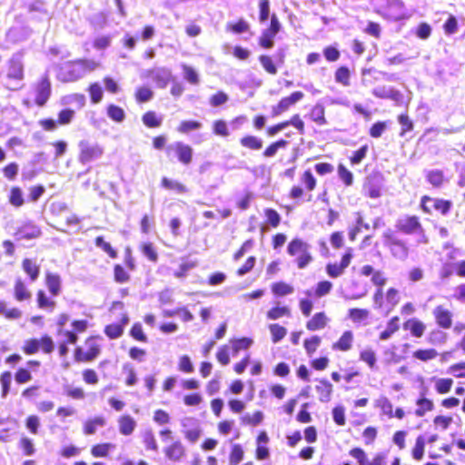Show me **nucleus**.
I'll use <instances>...</instances> for the list:
<instances>
[{
	"instance_id": "nucleus-59",
	"label": "nucleus",
	"mask_w": 465,
	"mask_h": 465,
	"mask_svg": "<svg viewBox=\"0 0 465 465\" xmlns=\"http://www.w3.org/2000/svg\"><path fill=\"white\" fill-rule=\"evenodd\" d=\"M94 244L101 248L110 258L115 259L117 257V251L113 248L111 243L106 242L103 236L95 237Z\"/></svg>"
},
{
	"instance_id": "nucleus-3",
	"label": "nucleus",
	"mask_w": 465,
	"mask_h": 465,
	"mask_svg": "<svg viewBox=\"0 0 465 465\" xmlns=\"http://www.w3.org/2000/svg\"><path fill=\"white\" fill-rule=\"evenodd\" d=\"M318 181L310 168L300 173L299 183L293 184L288 193V197L295 202L312 200V193L317 188Z\"/></svg>"
},
{
	"instance_id": "nucleus-22",
	"label": "nucleus",
	"mask_w": 465,
	"mask_h": 465,
	"mask_svg": "<svg viewBox=\"0 0 465 465\" xmlns=\"http://www.w3.org/2000/svg\"><path fill=\"white\" fill-rule=\"evenodd\" d=\"M129 322V316L127 312H123L120 316V320L116 323H110L104 326V333L110 340H116L120 338L124 331V327Z\"/></svg>"
},
{
	"instance_id": "nucleus-25",
	"label": "nucleus",
	"mask_w": 465,
	"mask_h": 465,
	"mask_svg": "<svg viewBox=\"0 0 465 465\" xmlns=\"http://www.w3.org/2000/svg\"><path fill=\"white\" fill-rule=\"evenodd\" d=\"M329 322L325 312H318L306 322L305 327L309 331H322L328 326Z\"/></svg>"
},
{
	"instance_id": "nucleus-30",
	"label": "nucleus",
	"mask_w": 465,
	"mask_h": 465,
	"mask_svg": "<svg viewBox=\"0 0 465 465\" xmlns=\"http://www.w3.org/2000/svg\"><path fill=\"white\" fill-rule=\"evenodd\" d=\"M315 391L320 401L328 402L331 401L333 386L327 379H320L317 381Z\"/></svg>"
},
{
	"instance_id": "nucleus-33",
	"label": "nucleus",
	"mask_w": 465,
	"mask_h": 465,
	"mask_svg": "<svg viewBox=\"0 0 465 465\" xmlns=\"http://www.w3.org/2000/svg\"><path fill=\"white\" fill-rule=\"evenodd\" d=\"M311 121L319 126L327 124L328 121L325 115V107L322 104L317 103L311 109L308 114Z\"/></svg>"
},
{
	"instance_id": "nucleus-24",
	"label": "nucleus",
	"mask_w": 465,
	"mask_h": 465,
	"mask_svg": "<svg viewBox=\"0 0 465 465\" xmlns=\"http://www.w3.org/2000/svg\"><path fill=\"white\" fill-rule=\"evenodd\" d=\"M354 333L351 330L344 331L336 341L331 344L334 351L348 352L353 348Z\"/></svg>"
},
{
	"instance_id": "nucleus-34",
	"label": "nucleus",
	"mask_w": 465,
	"mask_h": 465,
	"mask_svg": "<svg viewBox=\"0 0 465 465\" xmlns=\"http://www.w3.org/2000/svg\"><path fill=\"white\" fill-rule=\"evenodd\" d=\"M106 424V420L104 416H95L88 419L83 425V432L84 435H93L96 432L98 428H102Z\"/></svg>"
},
{
	"instance_id": "nucleus-55",
	"label": "nucleus",
	"mask_w": 465,
	"mask_h": 465,
	"mask_svg": "<svg viewBox=\"0 0 465 465\" xmlns=\"http://www.w3.org/2000/svg\"><path fill=\"white\" fill-rule=\"evenodd\" d=\"M161 186L166 190L175 191L179 193H184L187 192V188L183 183L173 181L167 177H163L161 179Z\"/></svg>"
},
{
	"instance_id": "nucleus-29",
	"label": "nucleus",
	"mask_w": 465,
	"mask_h": 465,
	"mask_svg": "<svg viewBox=\"0 0 465 465\" xmlns=\"http://www.w3.org/2000/svg\"><path fill=\"white\" fill-rule=\"evenodd\" d=\"M119 432L123 436H130L135 430L136 420L130 414L121 415L117 419Z\"/></svg>"
},
{
	"instance_id": "nucleus-43",
	"label": "nucleus",
	"mask_w": 465,
	"mask_h": 465,
	"mask_svg": "<svg viewBox=\"0 0 465 465\" xmlns=\"http://www.w3.org/2000/svg\"><path fill=\"white\" fill-rule=\"evenodd\" d=\"M417 409L415 410V415L418 417H423L426 413L431 411L434 408V403L430 399L421 395L416 401Z\"/></svg>"
},
{
	"instance_id": "nucleus-44",
	"label": "nucleus",
	"mask_w": 465,
	"mask_h": 465,
	"mask_svg": "<svg viewBox=\"0 0 465 465\" xmlns=\"http://www.w3.org/2000/svg\"><path fill=\"white\" fill-rule=\"evenodd\" d=\"M399 322V316H393L392 318H391L390 321L387 322L385 330L380 333V340L386 341L390 339L394 333H396L400 330Z\"/></svg>"
},
{
	"instance_id": "nucleus-7",
	"label": "nucleus",
	"mask_w": 465,
	"mask_h": 465,
	"mask_svg": "<svg viewBox=\"0 0 465 465\" xmlns=\"http://www.w3.org/2000/svg\"><path fill=\"white\" fill-rule=\"evenodd\" d=\"M382 242L391 256L398 260H406L410 253V248L403 239L397 235V232L387 230L382 233Z\"/></svg>"
},
{
	"instance_id": "nucleus-20",
	"label": "nucleus",
	"mask_w": 465,
	"mask_h": 465,
	"mask_svg": "<svg viewBox=\"0 0 465 465\" xmlns=\"http://www.w3.org/2000/svg\"><path fill=\"white\" fill-rule=\"evenodd\" d=\"M103 153L104 149L101 145L81 142L78 159L82 163H86L98 159L102 156Z\"/></svg>"
},
{
	"instance_id": "nucleus-8",
	"label": "nucleus",
	"mask_w": 465,
	"mask_h": 465,
	"mask_svg": "<svg viewBox=\"0 0 465 465\" xmlns=\"http://www.w3.org/2000/svg\"><path fill=\"white\" fill-rule=\"evenodd\" d=\"M453 203L450 200L443 198L431 197L424 194L420 200V210L426 215H432L434 213L441 216H446L450 213Z\"/></svg>"
},
{
	"instance_id": "nucleus-36",
	"label": "nucleus",
	"mask_w": 465,
	"mask_h": 465,
	"mask_svg": "<svg viewBox=\"0 0 465 465\" xmlns=\"http://www.w3.org/2000/svg\"><path fill=\"white\" fill-rule=\"evenodd\" d=\"M22 269L32 282L36 281L40 275V265L30 258L22 261Z\"/></svg>"
},
{
	"instance_id": "nucleus-1",
	"label": "nucleus",
	"mask_w": 465,
	"mask_h": 465,
	"mask_svg": "<svg viewBox=\"0 0 465 465\" xmlns=\"http://www.w3.org/2000/svg\"><path fill=\"white\" fill-rule=\"evenodd\" d=\"M45 285L48 291V294L43 289L37 290L35 298L36 305L40 310L52 312L57 305L54 297L62 293V278L57 272L46 271L45 272Z\"/></svg>"
},
{
	"instance_id": "nucleus-5",
	"label": "nucleus",
	"mask_w": 465,
	"mask_h": 465,
	"mask_svg": "<svg viewBox=\"0 0 465 465\" xmlns=\"http://www.w3.org/2000/svg\"><path fill=\"white\" fill-rule=\"evenodd\" d=\"M287 253L294 258L299 269H304L313 261L311 253V245L302 238L294 237L287 245Z\"/></svg>"
},
{
	"instance_id": "nucleus-11",
	"label": "nucleus",
	"mask_w": 465,
	"mask_h": 465,
	"mask_svg": "<svg viewBox=\"0 0 465 465\" xmlns=\"http://www.w3.org/2000/svg\"><path fill=\"white\" fill-rule=\"evenodd\" d=\"M78 65L83 72H92L100 66V63L93 60L81 58L74 61H71L68 64V77L67 81H74L81 77L80 72L76 71L74 66Z\"/></svg>"
},
{
	"instance_id": "nucleus-19",
	"label": "nucleus",
	"mask_w": 465,
	"mask_h": 465,
	"mask_svg": "<svg viewBox=\"0 0 465 465\" xmlns=\"http://www.w3.org/2000/svg\"><path fill=\"white\" fill-rule=\"evenodd\" d=\"M352 259V249L348 248L347 251L342 254L341 262H330L326 265V273L331 278H338L343 274L345 269L351 264Z\"/></svg>"
},
{
	"instance_id": "nucleus-49",
	"label": "nucleus",
	"mask_w": 465,
	"mask_h": 465,
	"mask_svg": "<svg viewBox=\"0 0 465 465\" xmlns=\"http://www.w3.org/2000/svg\"><path fill=\"white\" fill-rule=\"evenodd\" d=\"M272 343L280 342L287 334V329L279 323H271L268 325Z\"/></svg>"
},
{
	"instance_id": "nucleus-14",
	"label": "nucleus",
	"mask_w": 465,
	"mask_h": 465,
	"mask_svg": "<svg viewBox=\"0 0 465 465\" xmlns=\"http://www.w3.org/2000/svg\"><path fill=\"white\" fill-rule=\"evenodd\" d=\"M285 52L283 49H279L276 53V60L274 61L270 54H261L258 60L262 69L271 75H275L278 73V66L285 63Z\"/></svg>"
},
{
	"instance_id": "nucleus-18",
	"label": "nucleus",
	"mask_w": 465,
	"mask_h": 465,
	"mask_svg": "<svg viewBox=\"0 0 465 465\" xmlns=\"http://www.w3.org/2000/svg\"><path fill=\"white\" fill-rule=\"evenodd\" d=\"M163 451L165 458L173 463L182 462L187 456L186 448L179 440L164 447Z\"/></svg>"
},
{
	"instance_id": "nucleus-26",
	"label": "nucleus",
	"mask_w": 465,
	"mask_h": 465,
	"mask_svg": "<svg viewBox=\"0 0 465 465\" xmlns=\"http://www.w3.org/2000/svg\"><path fill=\"white\" fill-rule=\"evenodd\" d=\"M403 329L414 338L420 339L426 331V324L418 318H410L403 322Z\"/></svg>"
},
{
	"instance_id": "nucleus-63",
	"label": "nucleus",
	"mask_w": 465,
	"mask_h": 465,
	"mask_svg": "<svg viewBox=\"0 0 465 465\" xmlns=\"http://www.w3.org/2000/svg\"><path fill=\"white\" fill-rule=\"evenodd\" d=\"M338 176L343 184L347 187L352 185L353 183V174L343 164L339 163L337 167Z\"/></svg>"
},
{
	"instance_id": "nucleus-9",
	"label": "nucleus",
	"mask_w": 465,
	"mask_h": 465,
	"mask_svg": "<svg viewBox=\"0 0 465 465\" xmlns=\"http://www.w3.org/2000/svg\"><path fill=\"white\" fill-rule=\"evenodd\" d=\"M54 340L48 334H44L39 339H28L25 341L22 346V351L25 355H34L40 351H42L45 354H50L54 351Z\"/></svg>"
},
{
	"instance_id": "nucleus-54",
	"label": "nucleus",
	"mask_w": 465,
	"mask_h": 465,
	"mask_svg": "<svg viewBox=\"0 0 465 465\" xmlns=\"http://www.w3.org/2000/svg\"><path fill=\"white\" fill-rule=\"evenodd\" d=\"M153 97V91L149 86H140L134 92V98L138 104L151 101Z\"/></svg>"
},
{
	"instance_id": "nucleus-58",
	"label": "nucleus",
	"mask_w": 465,
	"mask_h": 465,
	"mask_svg": "<svg viewBox=\"0 0 465 465\" xmlns=\"http://www.w3.org/2000/svg\"><path fill=\"white\" fill-rule=\"evenodd\" d=\"M448 334L440 329H432L427 338L430 344H443L447 341Z\"/></svg>"
},
{
	"instance_id": "nucleus-53",
	"label": "nucleus",
	"mask_w": 465,
	"mask_h": 465,
	"mask_svg": "<svg viewBox=\"0 0 465 465\" xmlns=\"http://www.w3.org/2000/svg\"><path fill=\"white\" fill-rule=\"evenodd\" d=\"M398 123L401 124L400 136L403 137L407 133L411 132L414 128V124L407 113L398 115Z\"/></svg>"
},
{
	"instance_id": "nucleus-45",
	"label": "nucleus",
	"mask_w": 465,
	"mask_h": 465,
	"mask_svg": "<svg viewBox=\"0 0 465 465\" xmlns=\"http://www.w3.org/2000/svg\"><path fill=\"white\" fill-rule=\"evenodd\" d=\"M142 122L147 128H158L162 125L163 119L154 111H147L142 115Z\"/></svg>"
},
{
	"instance_id": "nucleus-15",
	"label": "nucleus",
	"mask_w": 465,
	"mask_h": 465,
	"mask_svg": "<svg viewBox=\"0 0 465 465\" xmlns=\"http://www.w3.org/2000/svg\"><path fill=\"white\" fill-rule=\"evenodd\" d=\"M289 125L293 126L300 134L302 135L305 134V124L301 118L300 114H298L292 115V117L289 120L280 122L274 125L268 127L266 130V134L269 136H274L275 134H277L279 132L285 129Z\"/></svg>"
},
{
	"instance_id": "nucleus-32",
	"label": "nucleus",
	"mask_w": 465,
	"mask_h": 465,
	"mask_svg": "<svg viewBox=\"0 0 465 465\" xmlns=\"http://www.w3.org/2000/svg\"><path fill=\"white\" fill-rule=\"evenodd\" d=\"M292 316V311L287 305H281L280 302H276L272 308L266 312V319L270 321H276L281 318H290Z\"/></svg>"
},
{
	"instance_id": "nucleus-46",
	"label": "nucleus",
	"mask_w": 465,
	"mask_h": 465,
	"mask_svg": "<svg viewBox=\"0 0 465 465\" xmlns=\"http://www.w3.org/2000/svg\"><path fill=\"white\" fill-rule=\"evenodd\" d=\"M22 311L17 307L7 308V304L4 300H0V315L5 319L15 321L22 317Z\"/></svg>"
},
{
	"instance_id": "nucleus-41",
	"label": "nucleus",
	"mask_w": 465,
	"mask_h": 465,
	"mask_svg": "<svg viewBox=\"0 0 465 465\" xmlns=\"http://www.w3.org/2000/svg\"><path fill=\"white\" fill-rule=\"evenodd\" d=\"M438 356L439 352L434 348H420L412 353L414 359L423 362L433 361Z\"/></svg>"
},
{
	"instance_id": "nucleus-23",
	"label": "nucleus",
	"mask_w": 465,
	"mask_h": 465,
	"mask_svg": "<svg viewBox=\"0 0 465 465\" xmlns=\"http://www.w3.org/2000/svg\"><path fill=\"white\" fill-rule=\"evenodd\" d=\"M372 284L376 286L372 300L375 306H381L383 302V286L387 282V278L381 271L377 270L371 279Z\"/></svg>"
},
{
	"instance_id": "nucleus-50",
	"label": "nucleus",
	"mask_w": 465,
	"mask_h": 465,
	"mask_svg": "<svg viewBox=\"0 0 465 465\" xmlns=\"http://www.w3.org/2000/svg\"><path fill=\"white\" fill-rule=\"evenodd\" d=\"M375 407L381 411V414L388 419H392L393 406L387 397H380L375 401Z\"/></svg>"
},
{
	"instance_id": "nucleus-13",
	"label": "nucleus",
	"mask_w": 465,
	"mask_h": 465,
	"mask_svg": "<svg viewBox=\"0 0 465 465\" xmlns=\"http://www.w3.org/2000/svg\"><path fill=\"white\" fill-rule=\"evenodd\" d=\"M171 152H174L177 160L183 165H189L193 161V149L189 144L176 142L166 147L165 153L168 157Z\"/></svg>"
},
{
	"instance_id": "nucleus-2",
	"label": "nucleus",
	"mask_w": 465,
	"mask_h": 465,
	"mask_svg": "<svg viewBox=\"0 0 465 465\" xmlns=\"http://www.w3.org/2000/svg\"><path fill=\"white\" fill-rule=\"evenodd\" d=\"M104 340L100 334L87 336L81 345L74 349V360L78 363L96 361L103 353Z\"/></svg>"
},
{
	"instance_id": "nucleus-56",
	"label": "nucleus",
	"mask_w": 465,
	"mask_h": 465,
	"mask_svg": "<svg viewBox=\"0 0 465 465\" xmlns=\"http://www.w3.org/2000/svg\"><path fill=\"white\" fill-rule=\"evenodd\" d=\"M425 438L422 435H419L416 438L415 444L411 449V456L416 460H422L425 451Z\"/></svg>"
},
{
	"instance_id": "nucleus-40",
	"label": "nucleus",
	"mask_w": 465,
	"mask_h": 465,
	"mask_svg": "<svg viewBox=\"0 0 465 465\" xmlns=\"http://www.w3.org/2000/svg\"><path fill=\"white\" fill-rule=\"evenodd\" d=\"M426 181L433 187V188H440L446 183V178L443 171L441 170H430L425 174Z\"/></svg>"
},
{
	"instance_id": "nucleus-28",
	"label": "nucleus",
	"mask_w": 465,
	"mask_h": 465,
	"mask_svg": "<svg viewBox=\"0 0 465 465\" xmlns=\"http://www.w3.org/2000/svg\"><path fill=\"white\" fill-rule=\"evenodd\" d=\"M13 295L16 302H23L31 300L32 292L29 290L25 282L21 278H18L14 283Z\"/></svg>"
},
{
	"instance_id": "nucleus-10",
	"label": "nucleus",
	"mask_w": 465,
	"mask_h": 465,
	"mask_svg": "<svg viewBox=\"0 0 465 465\" xmlns=\"http://www.w3.org/2000/svg\"><path fill=\"white\" fill-rule=\"evenodd\" d=\"M396 232L405 235H424L425 229L419 216L408 214L398 219L395 224Z\"/></svg>"
},
{
	"instance_id": "nucleus-12",
	"label": "nucleus",
	"mask_w": 465,
	"mask_h": 465,
	"mask_svg": "<svg viewBox=\"0 0 465 465\" xmlns=\"http://www.w3.org/2000/svg\"><path fill=\"white\" fill-rule=\"evenodd\" d=\"M304 94L301 91L292 92L290 95L284 96L272 107V117H277L290 110L292 106L302 100Z\"/></svg>"
},
{
	"instance_id": "nucleus-37",
	"label": "nucleus",
	"mask_w": 465,
	"mask_h": 465,
	"mask_svg": "<svg viewBox=\"0 0 465 465\" xmlns=\"http://www.w3.org/2000/svg\"><path fill=\"white\" fill-rule=\"evenodd\" d=\"M240 144L242 147L251 150V151H259L263 146L262 140L253 134H245L240 139Z\"/></svg>"
},
{
	"instance_id": "nucleus-31",
	"label": "nucleus",
	"mask_w": 465,
	"mask_h": 465,
	"mask_svg": "<svg viewBox=\"0 0 465 465\" xmlns=\"http://www.w3.org/2000/svg\"><path fill=\"white\" fill-rule=\"evenodd\" d=\"M400 302L399 291L394 287H390L383 296V302L381 306H375L378 309H386L391 312Z\"/></svg>"
},
{
	"instance_id": "nucleus-4",
	"label": "nucleus",
	"mask_w": 465,
	"mask_h": 465,
	"mask_svg": "<svg viewBox=\"0 0 465 465\" xmlns=\"http://www.w3.org/2000/svg\"><path fill=\"white\" fill-rule=\"evenodd\" d=\"M25 78V64L21 58L12 56L8 59L5 67V88L9 91H18L24 88Z\"/></svg>"
},
{
	"instance_id": "nucleus-17",
	"label": "nucleus",
	"mask_w": 465,
	"mask_h": 465,
	"mask_svg": "<svg viewBox=\"0 0 465 465\" xmlns=\"http://www.w3.org/2000/svg\"><path fill=\"white\" fill-rule=\"evenodd\" d=\"M52 94V86L49 76L43 75L36 84L35 103L39 107L44 106Z\"/></svg>"
},
{
	"instance_id": "nucleus-61",
	"label": "nucleus",
	"mask_w": 465,
	"mask_h": 465,
	"mask_svg": "<svg viewBox=\"0 0 465 465\" xmlns=\"http://www.w3.org/2000/svg\"><path fill=\"white\" fill-rule=\"evenodd\" d=\"M233 354H237L240 351L247 350L252 344V340L247 337L239 339H232L230 341Z\"/></svg>"
},
{
	"instance_id": "nucleus-35",
	"label": "nucleus",
	"mask_w": 465,
	"mask_h": 465,
	"mask_svg": "<svg viewBox=\"0 0 465 465\" xmlns=\"http://www.w3.org/2000/svg\"><path fill=\"white\" fill-rule=\"evenodd\" d=\"M372 94L381 99H391L395 101L396 103H401L402 101V94L395 90L393 88H391L389 90H386L384 87H379L375 88L372 91Z\"/></svg>"
},
{
	"instance_id": "nucleus-62",
	"label": "nucleus",
	"mask_w": 465,
	"mask_h": 465,
	"mask_svg": "<svg viewBox=\"0 0 465 465\" xmlns=\"http://www.w3.org/2000/svg\"><path fill=\"white\" fill-rule=\"evenodd\" d=\"M360 361L365 362L370 369L375 368L377 358L375 351L371 349H365L360 351L359 353Z\"/></svg>"
},
{
	"instance_id": "nucleus-27",
	"label": "nucleus",
	"mask_w": 465,
	"mask_h": 465,
	"mask_svg": "<svg viewBox=\"0 0 465 465\" xmlns=\"http://www.w3.org/2000/svg\"><path fill=\"white\" fill-rule=\"evenodd\" d=\"M41 234L40 227L33 223H25L15 232L18 240H33L40 237Z\"/></svg>"
},
{
	"instance_id": "nucleus-21",
	"label": "nucleus",
	"mask_w": 465,
	"mask_h": 465,
	"mask_svg": "<svg viewBox=\"0 0 465 465\" xmlns=\"http://www.w3.org/2000/svg\"><path fill=\"white\" fill-rule=\"evenodd\" d=\"M432 315L439 328L442 330H449L451 328L453 314L444 305H437L432 311Z\"/></svg>"
},
{
	"instance_id": "nucleus-48",
	"label": "nucleus",
	"mask_w": 465,
	"mask_h": 465,
	"mask_svg": "<svg viewBox=\"0 0 465 465\" xmlns=\"http://www.w3.org/2000/svg\"><path fill=\"white\" fill-rule=\"evenodd\" d=\"M272 292L277 297H282L293 292V287L282 281L276 282L271 285Z\"/></svg>"
},
{
	"instance_id": "nucleus-38",
	"label": "nucleus",
	"mask_w": 465,
	"mask_h": 465,
	"mask_svg": "<svg viewBox=\"0 0 465 465\" xmlns=\"http://www.w3.org/2000/svg\"><path fill=\"white\" fill-rule=\"evenodd\" d=\"M430 381L434 384L435 391L440 395L449 393L454 383L451 378L432 377Z\"/></svg>"
},
{
	"instance_id": "nucleus-42",
	"label": "nucleus",
	"mask_w": 465,
	"mask_h": 465,
	"mask_svg": "<svg viewBox=\"0 0 465 465\" xmlns=\"http://www.w3.org/2000/svg\"><path fill=\"white\" fill-rule=\"evenodd\" d=\"M332 287H333V285L330 281L324 280V281L319 282L316 284L313 292L310 290H307L305 292V293L309 297L313 294L316 298H322V297L329 294L331 292V291L332 290Z\"/></svg>"
},
{
	"instance_id": "nucleus-39",
	"label": "nucleus",
	"mask_w": 465,
	"mask_h": 465,
	"mask_svg": "<svg viewBox=\"0 0 465 465\" xmlns=\"http://www.w3.org/2000/svg\"><path fill=\"white\" fill-rule=\"evenodd\" d=\"M114 445L111 442H102L91 447L90 453L94 458H107Z\"/></svg>"
},
{
	"instance_id": "nucleus-6",
	"label": "nucleus",
	"mask_w": 465,
	"mask_h": 465,
	"mask_svg": "<svg viewBox=\"0 0 465 465\" xmlns=\"http://www.w3.org/2000/svg\"><path fill=\"white\" fill-rule=\"evenodd\" d=\"M375 13L389 20H401L404 17V3L401 0H370Z\"/></svg>"
},
{
	"instance_id": "nucleus-60",
	"label": "nucleus",
	"mask_w": 465,
	"mask_h": 465,
	"mask_svg": "<svg viewBox=\"0 0 465 465\" xmlns=\"http://www.w3.org/2000/svg\"><path fill=\"white\" fill-rule=\"evenodd\" d=\"M202 127V123L195 120H184L182 121L178 126L177 131L180 134H186L190 132L198 130Z\"/></svg>"
},
{
	"instance_id": "nucleus-51",
	"label": "nucleus",
	"mask_w": 465,
	"mask_h": 465,
	"mask_svg": "<svg viewBox=\"0 0 465 465\" xmlns=\"http://www.w3.org/2000/svg\"><path fill=\"white\" fill-rule=\"evenodd\" d=\"M322 343V338L318 335H312L303 341V348L308 356L314 354Z\"/></svg>"
},
{
	"instance_id": "nucleus-57",
	"label": "nucleus",
	"mask_w": 465,
	"mask_h": 465,
	"mask_svg": "<svg viewBox=\"0 0 465 465\" xmlns=\"http://www.w3.org/2000/svg\"><path fill=\"white\" fill-rule=\"evenodd\" d=\"M8 201L11 205L14 207H21L25 203V200L23 197V192L20 187L13 186L10 189V193L8 196Z\"/></svg>"
},
{
	"instance_id": "nucleus-47",
	"label": "nucleus",
	"mask_w": 465,
	"mask_h": 465,
	"mask_svg": "<svg viewBox=\"0 0 465 465\" xmlns=\"http://www.w3.org/2000/svg\"><path fill=\"white\" fill-rule=\"evenodd\" d=\"M249 23L243 18H240L235 22H230L226 25V31L231 32L232 34H243L250 31Z\"/></svg>"
},
{
	"instance_id": "nucleus-16",
	"label": "nucleus",
	"mask_w": 465,
	"mask_h": 465,
	"mask_svg": "<svg viewBox=\"0 0 465 465\" xmlns=\"http://www.w3.org/2000/svg\"><path fill=\"white\" fill-rule=\"evenodd\" d=\"M72 330L57 329V334L67 338V341L75 344L78 341V334L85 332L89 328V322L84 319L74 320L71 322Z\"/></svg>"
},
{
	"instance_id": "nucleus-64",
	"label": "nucleus",
	"mask_w": 465,
	"mask_h": 465,
	"mask_svg": "<svg viewBox=\"0 0 465 465\" xmlns=\"http://www.w3.org/2000/svg\"><path fill=\"white\" fill-rule=\"evenodd\" d=\"M129 335L135 341L146 343L148 341V337L143 331V326L140 322H134L130 331Z\"/></svg>"
},
{
	"instance_id": "nucleus-52",
	"label": "nucleus",
	"mask_w": 465,
	"mask_h": 465,
	"mask_svg": "<svg viewBox=\"0 0 465 465\" xmlns=\"http://www.w3.org/2000/svg\"><path fill=\"white\" fill-rule=\"evenodd\" d=\"M288 145V141L284 139H279L275 142L271 143L262 152L264 158H272L275 156L279 149L285 148Z\"/></svg>"
}]
</instances>
